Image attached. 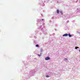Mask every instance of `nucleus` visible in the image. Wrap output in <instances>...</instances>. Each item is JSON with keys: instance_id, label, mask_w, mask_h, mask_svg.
I'll use <instances>...</instances> for the list:
<instances>
[{"instance_id": "9", "label": "nucleus", "mask_w": 80, "mask_h": 80, "mask_svg": "<svg viewBox=\"0 0 80 80\" xmlns=\"http://www.w3.org/2000/svg\"><path fill=\"white\" fill-rule=\"evenodd\" d=\"M64 59L66 60H68V59H67V58H65Z\"/></svg>"}, {"instance_id": "10", "label": "nucleus", "mask_w": 80, "mask_h": 80, "mask_svg": "<svg viewBox=\"0 0 80 80\" xmlns=\"http://www.w3.org/2000/svg\"><path fill=\"white\" fill-rule=\"evenodd\" d=\"M61 12V15H63V13L62 12Z\"/></svg>"}, {"instance_id": "7", "label": "nucleus", "mask_w": 80, "mask_h": 80, "mask_svg": "<svg viewBox=\"0 0 80 80\" xmlns=\"http://www.w3.org/2000/svg\"><path fill=\"white\" fill-rule=\"evenodd\" d=\"M36 47H38V44L36 45Z\"/></svg>"}, {"instance_id": "4", "label": "nucleus", "mask_w": 80, "mask_h": 80, "mask_svg": "<svg viewBox=\"0 0 80 80\" xmlns=\"http://www.w3.org/2000/svg\"><path fill=\"white\" fill-rule=\"evenodd\" d=\"M57 13L58 14L59 13V10L58 9H57Z\"/></svg>"}, {"instance_id": "11", "label": "nucleus", "mask_w": 80, "mask_h": 80, "mask_svg": "<svg viewBox=\"0 0 80 80\" xmlns=\"http://www.w3.org/2000/svg\"><path fill=\"white\" fill-rule=\"evenodd\" d=\"M42 21H43V19H42Z\"/></svg>"}, {"instance_id": "3", "label": "nucleus", "mask_w": 80, "mask_h": 80, "mask_svg": "<svg viewBox=\"0 0 80 80\" xmlns=\"http://www.w3.org/2000/svg\"><path fill=\"white\" fill-rule=\"evenodd\" d=\"M68 35L69 36V37H72V35H70V33H69V34H68Z\"/></svg>"}, {"instance_id": "6", "label": "nucleus", "mask_w": 80, "mask_h": 80, "mask_svg": "<svg viewBox=\"0 0 80 80\" xmlns=\"http://www.w3.org/2000/svg\"><path fill=\"white\" fill-rule=\"evenodd\" d=\"M49 77H50V76H48V75L46 76V77L47 78H48Z\"/></svg>"}, {"instance_id": "2", "label": "nucleus", "mask_w": 80, "mask_h": 80, "mask_svg": "<svg viewBox=\"0 0 80 80\" xmlns=\"http://www.w3.org/2000/svg\"><path fill=\"white\" fill-rule=\"evenodd\" d=\"M68 34L67 33H66L64 34V35H63V37H67V36H68Z\"/></svg>"}, {"instance_id": "8", "label": "nucleus", "mask_w": 80, "mask_h": 80, "mask_svg": "<svg viewBox=\"0 0 80 80\" xmlns=\"http://www.w3.org/2000/svg\"><path fill=\"white\" fill-rule=\"evenodd\" d=\"M38 57H41V55H39L38 54Z\"/></svg>"}, {"instance_id": "1", "label": "nucleus", "mask_w": 80, "mask_h": 80, "mask_svg": "<svg viewBox=\"0 0 80 80\" xmlns=\"http://www.w3.org/2000/svg\"><path fill=\"white\" fill-rule=\"evenodd\" d=\"M50 58L48 56L46 57L45 58L46 60H50Z\"/></svg>"}, {"instance_id": "5", "label": "nucleus", "mask_w": 80, "mask_h": 80, "mask_svg": "<svg viewBox=\"0 0 80 80\" xmlns=\"http://www.w3.org/2000/svg\"><path fill=\"white\" fill-rule=\"evenodd\" d=\"M77 48H79V47H76L75 48V49H77Z\"/></svg>"}]
</instances>
